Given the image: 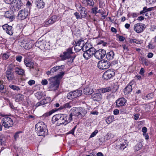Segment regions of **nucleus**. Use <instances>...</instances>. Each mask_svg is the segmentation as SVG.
<instances>
[{
    "mask_svg": "<svg viewBox=\"0 0 156 156\" xmlns=\"http://www.w3.org/2000/svg\"><path fill=\"white\" fill-rule=\"evenodd\" d=\"M52 121L53 123L57 122V125L58 126L62 124L66 125L71 121L69 119V116L66 115L60 114L53 116L52 118Z\"/></svg>",
    "mask_w": 156,
    "mask_h": 156,
    "instance_id": "nucleus-1",
    "label": "nucleus"
},
{
    "mask_svg": "<svg viewBox=\"0 0 156 156\" xmlns=\"http://www.w3.org/2000/svg\"><path fill=\"white\" fill-rule=\"evenodd\" d=\"M35 130L39 136H44L48 131L46 126L43 122H38L36 125Z\"/></svg>",
    "mask_w": 156,
    "mask_h": 156,
    "instance_id": "nucleus-2",
    "label": "nucleus"
},
{
    "mask_svg": "<svg viewBox=\"0 0 156 156\" xmlns=\"http://www.w3.org/2000/svg\"><path fill=\"white\" fill-rule=\"evenodd\" d=\"M49 88L51 90H55L58 88L59 83L55 78L51 77L48 79Z\"/></svg>",
    "mask_w": 156,
    "mask_h": 156,
    "instance_id": "nucleus-3",
    "label": "nucleus"
},
{
    "mask_svg": "<svg viewBox=\"0 0 156 156\" xmlns=\"http://www.w3.org/2000/svg\"><path fill=\"white\" fill-rule=\"evenodd\" d=\"M1 122L2 125L6 128L12 127L13 124L12 120L10 118L7 117L2 119Z\"/></svg>",
    "mask_w": 156,
    "mask_h": 156,
    "instance_id": "nucleus-4",
    "label": "nucleus"
},
{
    "mask_svg": "<svg viewBox=\"0 0 156 156\" xmlns=\"http://www.w3.org/2000/svg\"><path fill=\"white\" fill-rule=\"evenodd\" d=\"M82 94V91L81 90H76L68 93L67 94V98L69 99L72 100L80 96Z\"/></svg>",
    "mask_w": 156,
    "mask_h": 156,
    "instance_id": "nucleus-5",
    "label": "nucleus"
},
{
    "mask_svg": "<svg viewBox=\"0 0 156 156\" xmlns=\"http://www.w3.org/2000/svg\"><path fill=\"white\" fill-rule=\"evenodd\" d=\"M110 63L107 60L103 59L98 62V66L101 69H104L108 68L110 66Z\"/></svg>",
    "mask_w": 156,
    "mask_h": 156,
    "instance_id": "nucleus-6",
    "label": "nucleus"
},
{
    "mask_svg": "<svg viewBox=\"0 0 156 156\" xmlns=\"http://www.w3.org/2000/svg\"><path fill=\"white\" fill-rule=\"evenodd\" d=\"M29 14V12L28 9H24L19 11L17 17L18 19L19 20H23L25 19Z\"/></svg>",
    "mask_w": 156,
    "mask_h": 156,
    "instance_id": "nucleus-7",
    "label": "nucleus"
},
{
    "mask_svg": "<svg viewBox=\"0 0 156 156\" xmlns=\"http://www.w3.org/2000/svg\"><path fill=\"white\" fill-rule=\"evenodd\" d=\"M115 75V73L113 69H109L105 71L103 74V77L104 80H108Z\"/></svg>",
    "mask_w": 156,
    "mask_h": 156,
    "instance_id": "nucleus-8",
    "label": "nucleus"
},
{
    "mask_svg": "<svg viewBox=\"0 0 156 156\" xmlns=\"http://www.w3.org/2000/svg\"><path fill=\"white\" fill-rule=\"evenodd\" d=\"M146 28L145 25L141 23H138L134 25V30L136 33L142 32Z\"/></svg>",
    "mask_w": 156,
    "mask_h": 156,
    "instance_id": "nucleus-9",
    "label": "nucleus"
},
{
    "mask_svg": "<svg viewBox=\"0 0 156 156\" xmlns=\"http://www.w3.org/2000/svg\"><path fill=\"white\" fill-rule=\"evenodd\" d=\"M73 53L72 48H69L67 49L65 52H63V55H60V57L62 60H64L70 58L71 55Z\"/></svg>",
    "mask_w": 156,
    "mask_h": 156,
    "instance_id": "nucleus-10",
    "label": "nucleus"
},
{
    "mask_svg": "<svg viewBox=\"0 0 156 156\" xmlns=\"http://www.w3.org/2000/svg\"><path fill=\"white\" fill-rule=\"evenodd\" d=\"M13 2L11 4V7L13 8L15 10L20 9L23 5L21 0H13Z\"/></svg>",
    "mask_w": 156,
    "mask_h": 156,
    "instance_id": "nucleus-11",
    "label": "nucleus"
},
{
    "mask_svg": "<svg viewBox=\"0 0 156 156\" xmlns=\"http://www.w3.org/2000/svg\"><path fill=\"white\" fill-rule=\"evenodd\" d=\"M106 54L105 51L104 49H100L96 51L95 54V57L98 59L103 58Z\"/></svg>",
    "mask_w": 156,
    "mask_h": 156,
    "instance_id": "nucleus-12",
    "label": "nucleus"
},
{
    "mask_svg": "<svg viewBox=\"0 0 156 156\" xmlns=\"http://www.w3.org/2000/svg\"><path fill=\"white\" fill-rule=\"evenodd\" d=\"M70 112V113L69 115V119H70L71 121L73 119V116L77 117L78 118H79L78 108L75 107L73 108L71 110Z\"/></svg>",
    "mask_w": 156,
    "mask_h": 156,
    "instance_id": "nucleus-13",
    "label": "nucleus"
},
{
    "mask_svg": "<svg viewBox=\"0 0 156 156\" xmlns=\"http://www.w3.org/2000/svg\"><path fill=\"white\" fill-rule=\"evenodd\" d=\"M4 16L9 19L10 21H12L14 19L15 17L14 12L12 10L6 11L5 13Z\"/></svg>",
    "mask_w": 156,
    "mask_h": 156,
    "instance_id": "nucleus-14",
    "label": "nucleus"
},
{
    "mask_svg": "<svg viewBox=\"0 0 156 156\" xmlns=\"http://www.w3.org/2000/svg\"><path fill=\"white\" fill-rule=\"evenodd\" d=\"M3 29L5 30L6 33L10 35H12L13 34L12 27L9 26L7 24H5L2 26Z\"/></svg>",
    "mask_w": 156,
    "mask_h": 156,
    "instance_id": "nucleus-15",
    "label": "nucleus"
},
{
    "mask_svg": "<svg viewBox=\"0 0 156 156\" xmlns=\"http://www.w3.org/2000/svg\"><path fill=\"white\" fill-rule=\"evenodd\" d=\"M71 103H67L63 105L60 106V108L56 110H55L54 109H52L51 111L49 112V115H51L53 113L55 112L58 110H60L67 108H70L71 107Z\"/></svg>",
    "mask_w": 156,
    "mask_h": 156,
    "instance_id": "nucleus-16",
    "label": "nucleus"
},
{
    "mask_svg": "<svg viewBox=\"0 0 156 156\" xmlns=\"http://www.w3.org/2000/svg\"><path fill=\"white\" fill-rule=\"evenodd\" d=\"M80 9V14L81 15V18H85L87 15V10L86 9L83 7L81 6L80 5H78L77 7Z\"/></svg>",
    "mask_w": 156,
    "mask_h": 156,
    "instance_id": "nucleus-17",
    "label": "nucleus"
},
{
    "mask_svg": "<svg viewBox=\"0 0 156 156\" xmlns=\"http://www.w3.org/2000/svg\"><path fill=\"white\" fill-rule=\"evenodd\" d=\"M92 47V45L91 43L87 42L85 44H84L83 46H81L80 47L81 49H79L77 51L80 50L81 49H82L83 51H85L88 50Z\"/></svg>",
    "mask_w": 156,
    "mask_h": 156,
    "instance_id": "nucleus-18",
    "label": "nucleus"
},
{
    "mask_svg": "<svg viewBox=\"0 0 156 156\" xmlns=\"http://www.w3.org/2000/svg\"><path fill=\"white\" fill-rule=\"evenodd\" d=\"M126 102V100L123 98H119L116 101V106L117 107L124 106Z\"/></svg>",
    "mask_w": 156,
    "mask_h": 156,
    "instance_id": "nucleus-19",
    "label": "nucleus"
},
{
    "mask_svg": "<svg viewBox=\"0 0 156 156\" xmlns=\"http://www.w3.org/2000/svg\"><path fill=\"white\" fill-rule=\"evenodd\" d=\"M24 62L27 67H30V68H34V64L32 60H30L27 58H25Z\"/></svg>",
    "mask_w": 156,
    "mask_h": 156,
    "instance_id": "nucleus-20",
    "label": "nucleus"
},
{
    "mask_svg": "<svg viewBox=\"0 0 156 156\" xmlns=\"http://www.w3.org/2000/svg\"><path fill=\"white\" fill-rule=\"evenodd\" d=\"M91 98L93 101H99L102 99V95L100 93L94 94L92 95Z\"/></svg>",
    "mask_w": 156,
    "mask_h": 156,
    "instance_id": "nucleus-21",
    "label": "nucleus"
},
{
    "mask_svg": "<svg viewBox=\"0 0 156 156\" xmlns=\"http://www.w3.org/2000/svg\"><path fill=\"white\" fill-rule=\"evenodd\" d=\"M132 82H130L125 88L124 92L125 94H128L132 92L133 88Z\"/></svg>",
    "mask_w": 156,
    "mask_h": 156,
    "instance_id": "nucleus-22",
    "label": "nucleus"
},
{
    "mask_svg": "<svg viewBox=\"0 0 156 156\" xmlns=\"http://www.w3.org/2000/svg\"><path fill=\"white\" fill-rule=\"evenodd\" d=\"M57 17L55 15L52 16L47 21L45 22L44 23L46 25L52 24L55 22L57 20Z\"/></svg>",
    "mask_w": 156,
    "mask_h": 156,
    "instance_id": "nucleus-23",
    "label": "nucleus"
},
{
    "mask_svg": "<svg viewBox=\"0 0 156 156\" xmlns=\"http://www.w3.org/2000/svg\"><path fill=\"white\" fill-rule=\"evenodd\" d=\"M6 76L7 78L9 81L12 80L14 79V76L12 73L10 71L7 70L6 72Z\"/></svg>",
    "mask_w": 156,
    "mask_h": 156,
    "instance_id": "nucleus-24",
    "label": "nucleus"
},
{
    "mask_svg": "<svg viewBox=\"0 0 156 156\" xmlns=\"http://www.w3.org/2000/svg\"><path fill=\"white\" fill-rule=\"evenodd\" d=\"M78 108V111L79 114V117L80 118H82L84 116L87 112L84 108L82 107H80Z\"/></svg>",
    "mask_w": 156,
    "mask_h": 156,
    "instance_id": "nucleus-25",
    "label": "nucleus"
},
{
    "mask_svg": "<svg viewBox=\"0 0 156 156\" xmlns=\"http://www.w3.org/2000/svg\"><path fill=\"white\" fill-rule=\"evenodd\" d=\"M64 74V72L61 71L56 76L52 78H55L56 80L59 83L60 80L62 78Z\"/></svg>",
    "mask_w": 156,
    "mask_h": 156,
    "instance_id": "nucleus-26",
    "label": "nucleus"
},
{
    "mask_svg": "<svg viewBox=\"0 0 156 156\" xmlns=\"http://www.w3.org/2000/svg\"><path fill=\"white\" fill-rule=\"evenodd\" d=\"M64 67V66L62 65L54 67L51 69V72H52V73H54L55 72L58 71V70H61L62 69H63Z\"/></svg>",
    "mask_w": 156,
    "mask_h": 156,
    "instance_id": "nucleus-27",
    "label": "nucleus"
},
{
    "mask_svg": "<svg viewBox=\"0 0 156 156\" xmlns=\"http://www.w3.org/2000/svg\"><path fill=\"white\" fill-rule=\"evenodd\" d=\"M36 4L38 8L42 9L44 7L45 3L43 0H37Z\"/></svg>",
    "mask_w": 156,
    "mask_h": 156,
    "instance_id": "nucleus-28",
    "label": "nucleus"
},
{
    "mask_svg": "<svg viewBox=\"0 0 156 156\" xmlns=\"http://www.w3.org/2000/svg\"><path fill=\"white\" fill-rule=\"evenodd\" d=\"M14 69L16 73L18 75H23L24 73V70L21 68L16 67Z\"/></svg>",
    "mask_w": 156,
    "mask_h": 156,
    "instance_id": "nucleus-29",
    "label": "nucleus"
},
{
    "mask_svg": "<svg viewBox=\"0 0 156 156\" xmlns=\"http://www.w3.org/2000/svg\"><path fill=\"white\" fill-rule=\"evenodd\" d=\"M44 40H41L40 39H39L37 40V41L35 43V46L38 48H39L40 49H41V48H42L43 46V43H44L43 41Z\"/></svg>",
    "mask_w": 156,
    "mask_h": 156,
    "instance_id": "nucleus-30",
    "label": "nucleus"
},
{
    "mask_svg": "<svg viewBox=\"0 0 156 156\" xmlns=\"http://www.w3.org/2000/svg\"><path fill=\"white\" fill-rule=\"evenodd\" d=\"M93 92L92 89H90L89 87L85 88L83 89V92L86 95H90Z\"/></svg>",
    "mask_w": 156,
    "mask_h": 156,
    "instance_id": "nucleus-31",
    "label": "nucleus"
},
{
    "mask_svg": "<svg viewBox=\"0 0 156 156\" xmlns=\"http://www.w3.org/2000/svg\"><path fill=\"white\" fill-rule=\"evenodd\" d=\"M43 42L44 43H43V44L42 45L43 47L41 49V50H44L49 49L50 47L49 42H47L46 41L44 40Z\"/></svg>",
    "mask_w": 156,
    "mask_h": 156,
    "instance_id": "nucleus-32",
    "label": "nucleus"
},
{
    "mask_svg": "<svg viewBox=\"0 0 156 156\" xmlns=\"http://www.w3.org/2000/svg\"><path fill=\"white\" fill-rule=\"evenodd\" d=\"M24 96L21 94H17L16 96L15 101L16 102H20L22 101L24 99Z\"/></svg>",
    "mask_w": 156,
    "mask_h": 156,
    "instance_id": "nucleus-33",
    "label": "nucleus"
},
{
    "mask_svg": "<svg viewBox=\"0 0 156 156\" xmlns=\"http://www.w3.org/2000/svg\"><path fill=\"white\" fill-rule=\"evenodd\" d=\"M114 56V52L112 51L107 53L106 55V57L108 60H112Z\"/></svg>",
    "mask_w": 156,
    "mask_h": 156,
    "instance_id": "nucleus-34",
    "label": "nucleus"
},
{
    "mask_svg": "<svg viewBox=\"0 0 156 156\" xmlns=\"http://www.w3.org/2000/svg\"><path fill=\"white\" fill-rule=\"evenodd\" d=\"M84 52L83 54V56L84 58L86 59H88L90 58L93 56L90 54L88 51H83Z\"/></svg>",
    "mask_w": 156,
    "mask_h": 156,
    "instance_id": "nucleus-35",
    "label": "nucleus"
},
{
    "mask_svg": "<svg viewBox=\"0 0 156 156\" xmlns=\"http://www.w3.org/2000/svg\"><path fill=\"white\" fill-rule=\"evenodd\" d=\"M75 43L76 44V45L74 47V49H76V47H77V46H80V47L81 46H83L84 44V42L83 40L80 39L77 42H75ZM80 49H81V48H80Z\"/></svg>",
    "mask_w": 156,
    "mask_h": 156,
    "instance_id": "nucleus-36",
    "label": "nucleus"
},
{
    "mask_svg": "<svg viewBox=\"0 0 156 156\" xmlns=\"http://www.w3.org/2000/svg\"><path fill=\"white\" fill-rule=\"evenodd\" d=\"M120 145L119 146V148L121 150H123L125 148H126L128 145L124 141V142L122 143H120Z\"/></svg>",
    "mask_w": 156,
    "mask_h": 156,
    "instance_id": "nucleus-37",
    "label": "nucleus"
},
{
    "mask_svg": "<svg viewBox=\"0 0 156 156\" xmlns=\"http://www.w3.org/2000/svg\"><path fill=\"white\" fill-rule=\"evenodd\" d=\"M114 119V117L113 116H109L106 119V122L108 124H109L113 121Z\"/></svg>",
    "mask_w": 156,
    "mask_h": 156,
    "instance_id": "nucleus-38",
    "label": "nucleus"
},
{
    "mask_svg": "<svg viewBox=\"0 0 156 156\" xmlns=\"http://www.w3.org/2000/svg\"><path fill=\"white\" fill-rule=\"evenodd\" d=\"M9 87L14 90L18 91L20 90L19 87L12 84L9 85Z\"/></svg>",
    "mask_w": 156,
    "mask_h": 156,
    "instance_id": "nucleus-39",
    "label": "nucleus"
},
{
    "mask_svg": "<svg viewBox=\"0 0 156 156\" xmlns=\"http://www.w3.org/2000/svg\"><path fill=\"white\" fill-rule=\"evenodd\" d=\"M35 95L38 99L40 100L43 94L41 92H38L35 94Z\"/></svg>",
    "mask_w": 156,
    "mask_h": 156,
    "instance_id": "nucleus-40",
    "label": "nucleus"
},
{
    "mask_svg": "<svg viewBox=\"0 0 156 156\" xmlns=\"http://www.w3.org/2000/svg\"><path fill=\"white\" fill-rule=\"evenodd\" d=\"M23 47L26 49H29L32 47V45L30 42H28L24 44Z\"/></svg>",
    "mask_w": 156,
    "mask_h": 156,
    "instance_id": "nucleus-41",
    "label": "nucleus"
},
{
    "mask_svg": "<svg viewBox=\"0 0 156 156\" xmlns=\"http://www.w3.org/2000/svg\"><path fill=\"white\" fill-rule=\"evenodd\" d=\"M93 56L94 55H95V53H96V49L94 47H92L88 50Z\"/></svg>",
    "mask_w": 156,
    "mask_h": 156,
    "instance_id": "nucleus-42",
    "label": "nucleus"
},
{
    "mask_svg": "<svg viewBox=\"0 0 156 156\" xmlns=\"http://www.w3.org/2000/svg\"><path fill=\"white\" fill-rule=\"evenodd\" d=\"M43 104L45 105L46 104H48L50 102L51 99L50 98L47 97L45 99L42 100Z\"/></svg>",
    "mask_w": 156,
    "mask_h": 156,
    "instance_id": "nucleus-43",
    "label": "nucleus"
},
{
    "mask_svg": "<svg viewBox=\"0 0 156 156\" xmlns=\"http://www.w3.org/2000/svg\"><path fill=\"white\" fill-rule=\"evenodd\" d=\"M94 2L93 0H88L86 5L92 6V7L94 5Z\"/></svg>",
    "mask_w": 156,
    "mask_h": 156,
    "instance_id": "nucleus-44",
    "label": "nucleus"
},
{
    "mask_svg": "<svg viewBox=\"0 0 156 156\" xmlns=\"http://www.w3.org/2000/svg\"><path fill=\"white\" fill-rule=\"evenodd\" d=\"M144 59V58H141V60L143 61L142 62H144V64L146 66H148L150 64L149 62L148 61L147 59Z\"/></svg>",
    "mask_w": 156,
    "mask_h": 156,
    "instance_id": "nucleus-45",
    "label": "nucleus"
},
{
    "mask_svg": "<svg viewBox=\"0 0 156 156\" xmlns=\"http://www.w3.org/2000/svg\"><path fill=\"white\" fill-rule=\"evenodd\" d=\"M9 53H4L2 55V59L4 60H6L9 58Z\"/></svg>",
    "mask_w": 156,
    "mask_h": 156,
    "instance_id": "nucleus-46",
    "label": "nucleus"
},
{
    "mask_svg": "<svg viewBox=\"0 0 156 156\" xmlns=\"http://www.w3.org/2000/svg\"><path fill=\"white\" fill-rule=\"evenodd\" d=\"M111 90V88L110 87H108L106 88L102 89L101 91L102 93H105Z\"/></svg>",
    "mask_w": 156,
    "mask_h": 156,
    "instance_id": "nucleus-47",
    "label": "nucleus"
},
{
    "mask_svg": "<svg viewBox=\"0 0 156 156\" xmlns=\"http://www.w3.org/2000/svg\"><path fill=\"white\" fill-rule=\"evenodd\" d=\"M130 41L131 42L135 43L137 44H139L140 43L139 41L137 40L136 39H130Z\"/></svg>",
    "mask_w": 156,
    "mask_h": 156,
    "instance_id": "nucleus-48",
    "label": "nucleus"
},
{
    "mask_svg": "<svg viewBox=\"0 0 156 156\" xmlns=\"http://www.w3.org/2000/svg\"><path fill=\"white\" fill-rule=\"evenodd\" d=\"M98 9V8L97 7L92 8L91 9L92 13L95 14H97L98 13L97 11Z\"/></svg>",
    "mask_w": 156,
    "mask_h": 156,
    "instance_id": "nucleus-49",
    "label": "nucleus"
},
{
    "mask_svg": "<svg viewBox=\"0 0 156 156\" xmlns=\"http://www.w3.org/2000/svg\"><path fill=\"white\" fill-rule=\"evenodd\" d=\"M145 70L144 68H141L139 74L142 76H144V75Z\"/></svg>",
    "mask_w": 156,
    "mask_h": 156,
    "instance_id": "nucleus-50",
    "label": "nucleus"
},
{
    "mask_svg": "<svg viewBox=\"0 0 156 156\" xmlns=\"http://www.w3.org/2000/svg\"><path fill=\"white\" fill-rule=\"evenodd\" d=\"M76 126H75L71 130L69 131L68 133V134H71L72 135H74L75 130L76 128Z\"/></svg>",
    "mask_w": 156,
    "mask_h": 156,
    "instance_id": "nucleus-51",
    "label": "nucleus"
},
{
    "mask_svg": "<svg viewBox=\"0 0 156 156\" xmlns=\"http://www.w3.org/2000/svg\"><path fill=\"white\" fill-rule=\"evenodd\" d=\"M22 57L21 55H18L16 57V61L19 62H20L22 61Z\"/></svg>",
    "mask_w": 156,
    "mask_h": 156,
    "instance_id": "nucleus-52",
    "label": "nucleus"
},
{
    "mask_svg": "<svg viewBox=\"0 0 156 156\" xmlns=\"http://www.w3.org/2000/svg\"><path fill=\"white\" fill-rule=\"evenodd\" d=\"M98 131L97 130H95L93 132L90 136V138L93 137L96 134L98 133Z\"/></svg>",
    "mask_w": 156,
    "mask_h": 156,
    "instance_id": "nucleus-53",
    "label": "nucleus"
},
{
    "mask_svg": "<svg viewBox=\"0 0 156 156\" xmlns=\"http://www.w3.org/2000/svg\"><path fill=\"white\" fill-rule=\"evenodd\" d=\"M48 81L47 80L44 79L42 80L41 83L43 85H46L48 84Z\"/></svg>",
    "mask_w": 156,
    "mask_h": 156,
    "instance_id": "nucleus-54",
    "label": "nucleus"
},
{
    "mask_svg": "<svg viewBox=\"0 0 156 156\" xmlns=\"http://www.w3.org/2000/svg\"><path fill=\"white\" fill-rule=\"evenodd\" d=\"M28 83L30 85H32L35 83V81L33 80H30L28 82Z\"/></svg>",
    "mask_w": 156,
    "mask_h": 156,
    "instance_id": "nucleus-55",
    "label": "nucleus"
},
{
    "mask_svg": "<svg viewBox=\"0 0 156 156\" xmlns=\"http://www.w3.org/2000/svg\"><path fill=\"white\" fill-rule=\"evenodd\" d=\"M13 0H4L5 2L7 4H10L11 5L13 2Z\"/></svg>",
    "mask_w": 156,
    "mask_h": 156,
    "instance_id": "nucleus-56",
    "label": "nucleus"
},
{
    "mask_svg": "<svg viewBox=\"0 0 156 156\" xmlns=\"http://www.w3.org/2000/svg\"><path fill=\"white\" fill-rule=\"evenodd\" d=\"M146 12V7H144L143 9V10L140 12V15L143 14V15H144L143 14L145 13Z\"/></svg>",
    "mask_w": 156,
    "mask_h": 156,
    "instance_id": "nucleus-57",
    "label": "nucleus"
},
{
    "mask_svg": "<svg viewBox=\"0 0 156 156\" xmlns=\"http://www.w3.org/2000/svg\"><path fill=\"white\" fill-rule=\"evenodd\" d=\"M74 15L76 17V19H77L81 18L79 13L77 12H75L74 14Z\"/></svg>",
    "mask_w": 156,
    "mask_h": 156,
    "instance_id": "nucleus-58",
    "label": "nucleus"
},
{
    "mask_svg": "<svg viewBox=\"0 0 156 156\" xmlns=\"http://www.w3.org/2000/svg\"><path fill=\"white\" fill-rule=\"evenodd\" d=\"M119 41H123L125 39L124 37L121 36H119Z\"/></svg>",
    "mask_w": 156,
    "mask_h": 156,
    "instance_id": "nucleus-59",
    "label": "nucleus"
},
{
    "mask_svg": "<svg viewBox=\"0 0 156 156\" xmlns=\"http://www.w3.org/2000/svg\"><path fill=\"white\" fill-rule=\"evenodd\" d=\"M20 132H16L14 135V137L15 140H16V139L18 138L19 136V134L20 133Z\"/></svg>",
    "mask_w": 156,
    "mask_h": 156,
    "instance_id": "nucleus-60",
    "label": "nucleus"
},
{
    "mask_svg": "<svg viewBox=\"0 0 156 156\" xmlns=\"http://www.w3.org/2000/svg\"><path fill=\"white\" fill-rule=\"evenodd\" d=\"M147 131V129L146 127H144L142 129V131L143 133H146Z\"/></svg>",
    "mask_w": 156,
    "mask_h": 156,
    "instance_id": "nucleus-61",
    "label": "nucleus"
},
{
    "mask_svg": "<svg viewBox=\"0 0 156 156\" xmlns=\"http://www.w3.org/2000/svg\"><path fill=\"white\" fill-rule=\"evenodd\" d=\"M119 113V111L117 109H115L113 111V114L115 115H117Z\"/></svg>",
    "mask_w": 156,
    "mask_h": 156,
    "instance_id": "nucleus-62",
    "label": "nucleus"
},
{
    "mask_svg": "<svg viewBox=\"0 0 156 156\" xmlns=\"http://www.w3.org/2000/svg\"><path fill=\"white\" fill-rule=\"evenodd\" d=\"M153 54L151 52H149L148 54L147 57L148 58H150L153 57Z\"/></svg>",
    "mask_w": 156,
    "mask_h": 156,
    "instance_id": "nucleus-63",
    "label": "nucleus"
},
{
    "mask_svg": "<svg viewBox=\"0 0 156 156\" xmlns=\"http://www.w3.org/2000/svg\"><path fill=\"white\" fill-rule=\"evenodd\" d=\"M120 112L121 113L123 114L126 113V111L125 109L124 108L121 109L120 110Z\"/></svg>",
    "mask_w": 156,
    "mask_h": 156,
    "instance_id": "nucleus-64",
    "label": "nucleus"
}]
</instances>
